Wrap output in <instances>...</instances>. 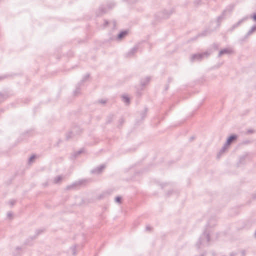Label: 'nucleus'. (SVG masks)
Here are the masks:
<instances>
[{"mask_svg": "<svg viewBox=\"0 0 256 256\" xmlns=\"http://www.w3.org/2000/svg\"><path fill=\"white\" fill-rule=\"evenodd\" d=\"M210 240L209 234L206 232H204L200 236L196 246L198 248H204L209 244Z\"/></svg>", "mask_w": 256, "mask_h": 256, "instance_id": "nucleus-1", "label": "nucleus"}, {"mask_svg": "<svg viewBox=\"0 0 256 256\" xmlns=\"http://www.w3.org/2000/svg\"><path fill=\"white\" fill-rule=\"evenodd\" d=\"M210 54V52H206L203 53L192 54L190 57V60L192 62L200 60L202 58L208 57Z\"/></svg>", "mask_w": 256, "mask_h": 256, "instance_id": "nucleus-2", "label": "nucleus"}, {"mask_svg": "<svg viewBox=\"0 0 256 256\" xmlns=\"http://www.w3.org/2000/svg\"><path fill=\"white\" fill-rule=\"evenodd\" d=\"M237 138V136L236 135L230 136L226 140V142L224 144V146L221 149L220 152H224L225 150L228 148L229 146L231 144L232 140H236Z\"/></svg>", "mask_w": 256, "mask_h": 256, "instance_id": "nucleus-3", "label": "nucleus"}, {"mask_svg": "<svg viewBox=\"0 0 256 256\" xmlns=\"http://www.w3.org/2000/svg\"><path fill=\"white\" fill-rule=\"evenodd\" d=\"M256 32V25L254 24L248 30L247 33L244 36V37L243 38H242L241 39H240V40L241 42H244V41L246 40L252 34Z\"/></svg>", "mask_w": 256, "mask_h": 256, "instance_id": "nucleus-4", "label": "nucleus"}, {"mask_svg": "<svg viewBox=\"0 0 256 256\" xmlns=\"http://www.w3.org/2000/svg\"><path fill=\"white\" fill-rule=\"evenodd\" d=\"M233 52H234V51L231 48H224L220 51L218 54V56L220 57L224 54H232Z\"/></svg>", "mask_w": 256, "mask_h": 256, "instance_id": "nucleus-5", "label": "nucleus"}, {"mask_svg": "<svg viewBox=\"0 0 256 256\" xmlns=\"http://www.w3.org/2000/svg\"><path fill=\"white\" fill-rule=\"evenodd\" d=\"M248 19V17H245L240 20L238 22L234 24L230 28V30L232 31L234 28L240 26L242 22Z\"/></svg>", "mask_w": 256, "mask_h": 256, "instance_id": "nucleus-6", "label": "nucleus"}, {"mask_svg": "<svg viewBox=\"0 0 256 256\" xmlns=\"http://www.w3.org/2000/svg\"><path fill=\"white\" fill-rule=\"evenodd\" d=\"M105 168V166L102 164L101 165L96 168H94L92 171V173L96 174H99L102 172L103 170Z\"/></svg>", "mask_w": 256, "mask_h": 256, "instance_id": "nucleus-7", "label": "nucleus"}, {"mask_svg": "<svg viewBox=\"0 0 256 256\" xmlns=\"http://www.w3.org/2000/svg\"><path fill=\"white\" fill-rule=\"evenodd\" d=\"M22 252V248L20 246L16 247L12 252L14 256H18Z\"/></svg>", "mask_w": 256, "mask_h": 256, "instance_id": "nucleus-8", "label": "nucleus"}, {"mask_svg": "<svg viewBox=\"0 0 256 256\" xmlns=\"http://www.w3.org/2000/svg\"><path fill=\"white\" fill-rule=\"evenodd\" d=\"M137 50H138V48L136 47L132 48L130 50V52H128L127 53V54H126L127 56L128 57H130V56H133L137 52Z\"/></svg>", "mask_w": 256, "mask_h": 256, "instance_id": "nucleus-9", "label": "nucleus"}, {"mask_svg": "<svg viewBox=\"0 0 256 256\" xmlns=\"http://www.w3.org/2000/svg\"><path fill=\"white\" fill-rule=\"evenodd\" d=\"M63 179V177L62 176H56L53 180V182L54 184L60 183Z\"/></svg>", "mask_w": 256, "mask_h": 256, "instance_id": "nucleus-10", "label": "nucleus"}, {"mask_svg": "<svg viewBox=\"0 0 256 256\" xmlns=\"http://www.w3.org/2000/svg\"><path fill=\"white\" fill-rule=\"evenodd\" d=\"M79 184L78 182H74L72 184H70L69 186H66V189L67 190H71V189H73V188H76L78 185Z\"/></svg>", "mask_w": 256, "mask_h": 256, "instance_id": "nucleus-11", "label": "nucleus"}, {"mask_svg": "<svg viewBox=\"0 0 256 256\" xmlns=\"http://www.w3.org/2000/svg\"><path fill=\"white\" fill-rule=\"evenodd\" d=\"M122 98V100L124 102H125L127 104H129L130 98L127 96H123Z\"/></svg>", "mask_w": 256, "mask_h": 256, "instance_id": "nucleus-12", "label": "nucleus"}, {"mask_svg": "<svg viewBox=\"0 0 256 256\" xmlns=\"http://www.w3.org/2000/svg\"><path fill=\"white\" fill-rule=\"evenodd\" d=\"M126 34V32H122L120 34H118V38L120 40L122 39L123 37H124Z\"/></svg>", "mask_w": 256, "mask_h": 256, "instance_id": "nucleus-13", "label": "nucleus"}, {"mask_svg": "<svg viewBox=\"0 0 256 256\" xmlns=\"http://www.w3.org/2000/svg\"><path fill=\"white\" fill-rule=\"evenodd\" d=\"M36 158V156L34 155H33V156H32L29 160H28V162L29 163H32L34 162V160Z\"/></svg>", "mask_w": 256, "mask_h": 256, "instance_id": "nucleus-14", "label": "nucleus"}, {"mask_svg": "<svg viewBox=\"0 0 256 256\" xmlns=\"http://www.w3.org/2000/svg\"><path fill=\"white\" fill-rule=\"evenodd\" d=\"M12 216H13V214L12 212H8V213H7V217L8 218H10V219H12Z\"/></svg>", "mask_w": 256, "mask_h": 256, "instance_id": "nucleus-15", "label": "nucleus"}, {"mask_svg": "<svg viewBox=\"0 0 256 256\" xmlns=\"http://www.w3.org/2000/svg\"><path fill=\"white\" fill-rule=\"evenodd\" d=\"M115 202L118 203H121V198L120 196H117L115 198Z\"/></svg>", "mask_w": 256, "mask_h": 256, "instance_id": "nucleus-16", "label": "nucleus"}, {"mask_svg": "<svg viewBox=\"0 0 256 256\" xmlns=\"http://www.w3.org/2000/svg\"><path fill=\"white\" fill-rule=\"evenodd\" d=\"M71 250L72 254L75 255L76 254V248L75 246L72 248Z\"/></svg>", "mask_w": 256, "mask_h": 256, "instance_id": "nucleus-17", "label": "nucleus"}, {"mask_svg": "<svg viewBox=\"0 0 256 256\" xmlns=\"http://www.w3.org/2000/svg\"><path fill=\"white\" fill-rule=\"evenodd\" d=\"M238 256H244L245 255V252L244 250H242L236 254Z\"/></svg>", "mask_w": 256, "mask_h": 256, "instance_id": "nucleus-18", "label": "nucleus"}, {"mask_svg": "<svg viewBox=\"0 0 256 256\" xmlns=\"http://www.w3.org/2000/svg\"><path fill=\"white\" fill-rule=\"evenodd\" d=\"M80 92V90L78 88H76V90L74 92V94L75 95H77Z\"/></svg>", "mask_w": 256, "mask_h": 256, "instance_id": "nucleus-19", "label": "nucleus"}, {"mask_svg": "<svg viewBox=\"0 0 256 256\" xmlns=\"http://www.w3.org/2000/svg\"><path fill=\"white\" fill-rule=\"evenodd\" d=\"M251 18L253 19V20L255 22H256V14H254L252 16Z\"/></svg>", "mask_w": 256, "mask_h": 256, "instance_id": "nucleus-20", "label": "nucleus"}, {"mask_svg": "<svg viewBox=\"0 0 256 256\" xmlns=\"http://www.w3.org/2000/svg\"><path fill=\"white\" fill-rule=\"evenodd\" d=\"M82 152V150H79L76 152H74V156L76 157L78 155L80 154H81Z\"/></svg>", "mask_w": 256, "mask_h": 256, "instance_id": "nucleus-21", "label": "nucleus"}, {"mask_svg": "<svg viewBox=\"0 0 256 256\" xmlns=\"http://www.w3.org/2000/svg\"><path fill=\"white\" fill-rule=\"evenodd\" d=\"M146 230L150 231L151 230L152 228L150 226H146Z\"/></svg>", "mask_w": 256, "mask_h": 256, "instance_id": "nucleus-22", "label": "nucleus"}, {"mask_svg": "<svg viewBox=\"0 0 256 256\" xmlns=\"http://www.w3.org/2000/svg\"><path fill=\"white\" fill-rule=\"evenodd\" d=\"M99 102L102 104H104L106 102V101L104 100H99Z\"/></svg>", "mask_w": 256, "mask_h": 256, "instance_id": "nucleus-23", "label": "nucleus"}, {"mask_svg": "<svg viewBox=\"0 0 256 256\" xmlns=\"http://www.w3.org/2000/svg\"><path fill=\"white\" fill-rule=\"evenodd\" d=\"M10 204H11L12 206V205H14V204L15 203V202H14V201H12V202H10Z\"/></svg>", "mask_w": 256, "mask_h": 256, "instance_id": "nucleus-24", "label": "nucleus"}, {"mask_svg": "<svg viewBox=\"0 0 256 256\" xmlns=\"http://www.w3.org/2000/svg\"><path fill=\"white\" fill-rule=\"evenodd\" d=\"M146 82H149V80H150L149 78H146Z\"/></svg>", "mask_w": 256, "mask_h": 256, "instance_id": "nucleus-25", "label": "nucleus"}, {"mask_svg": "<svg viewBox=\"0 0 256 256\" xmlns=\"http://www.w3.org/2000/svg\"><path fill=\"white\" fill-rule=\"evenodd\" d=\"M142 84L143 85H144L146 84H145V83H144V84H143V83L142 82Z\"/></svg>", "mask_w": 256, "mask_h": 256, "instance_id": "nucleus-26", "label": "nucleus"}, {"mask_svg": "<svg viewBox=\"0 0 256 256\" xmlns=\"http://www.w3.org/2000/svg\"><path fill=\"white\" fill-rule=\"evenodd\" d=\"M255 236L256 237V232H255Z\"/></svg>", "mask_w": 256, "mask_h": 256, "instance_id": "nucleus-27", "label": "nucleus"}, {"mask_svg": "<svg viewBox=\"0 0 256 256\" xmlns=\"http://www.w3.org/2000/svg\"><path fill=\"white\" fill-rule=\"evenodd\" d=\"M201 256H204V254H202Z\"/></svg>", "mask_w": 256, "mask_h": 256, "instance_id": "nucleus-28", "label": "nucleus"}, {"mask_svg": "<svg viewBox=\"0 0 256 256\" xmlns=\"http://www.w3.org/2000/svg\"><path fill=\"white\" fill-rule=\"evenodd\" d=\"M1 78H0V79Z\"/></svg>", "mask_w": 256, "mask_h": 256, "instance_id": "nucleus-29", "label": "nucleus"}]
</instances>
